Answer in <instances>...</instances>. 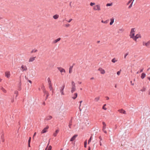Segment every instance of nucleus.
I'll return each instance as SVG.
<instances>
[{
	"mask_svg": "<svg viewBox=\"0 0 150 150\" xmlns=\"http://www.w3.org/2000/svg\"><path fill=\"white\" fill-rule=\"evenodd\" d=\"M13 102H14V100H13H13H11V102H12V103H13Z\"/></svg>",
	"mask_w": 150,
	"mask_h": 150,
	"instance_id": "nucleus-60",
	"label": "nucleus"
},
{
	"mask_svg": "<svg viewBox=\"0 0 150 150\" xmlns=\"http://www.w3.org/2000/svg\"><path fill=\"white\" fill-rule=\"evenodd\" d=\"M94 78H93V77H92V78H91L90 79H91V80H94Z\"/></svg>",
	"mask_w": 150,
	"mask_h": 150,
	"instance_id": "nucleus-53",
	"label": "nucleus"
},
{
	"mask_svg": "<svg viewBox=\"0 0 150 150\" xmlns=\"http://www.w3.org/2000/svg\"><path fill=\"white\" fill-rule=\"evenodd\" d=\"M149 94L150 95V90L149 91Z\"/></svg>",
	"mask_w": 150,
	"mask_h": 150,
	"instance_id": "nucleus-56",
	"label": "nucleus"
},
{
	"mask_svg": "<svg viewBox=\"0 0 150 150\" xmlns=\"http://www.w3.org/2000/svg\"><path fill=\"white\" fill-rule=\"evenodd\" d=\"M72 20V19H69V21H67V22L69 23Z\"/></svg>",
	"mask_w": 150,
	"mask_h": 150,
	"instance_id": "nucleus-50",
	"label": "nucleus"
},
{
	"mask_svg": "<svg viewBox=\"0 0 150 150\" xmlns=\"http://www.w3.org/2000/svg\"><path fill=\"white\" fill-rule=\"evenodd\" d=\"M49 144V143L48 144L45 150H51L52 147L51 146H48Z\"/></svg>",
	"mask_w": 150,
	"mask_h": 150,
	"instance_id": "nucleus-15",
	"label": "nucleus"
},
{
	"mask_svg": "<svg viewBox=\"0 0 150 150\" xmlns=\"http://www.w3.org/2000/svg\"><path fill=\"white\" fill-rule=\"evenodd\" d=\"M120 72H121V71H118L117 72V74L118 75H119L120 74Z\"/></svg>",
	"mask_w": 150,
	"mask_h": 150,
	"instance_id": "nucleus-43",
	"label": "nucleus"
},
{
	"mask_svg": "<svg viewBox=\"0 0 150 150\" xmlns=\"http://www.w3.org/2000/svg\"><path fill=\"white\" fill-rule=\"evenodd\" d=\"M76 90V86H72L71 92L72 93L75 91Z\"/></svg>",
	"mask_w": 150,
	"mask_h": 150,
	"instance_id": "nucleus-16",
	"label": "nucleus"
},
{
	"mask_svg": "<svg viewBox=\"0 0 150 150\" xmlns=\"http://www.w3.org/2000/svg\"><path fill=\"white\" fill-rule=\"evenodd\" d=\"M2 81V79L0 78V82H1Z\"/></svg>",
	"mask_w": 150,
	"mask_h": 150,
	"instance_id": "nucleus-58",
	"label": "nucleus"
},
{
	"mask_svg": "<svg viewBox=\"0 0 150 150\" xmlns=\"http://www.w3.org/2000/svg\"><path fill=\"white\" fill-rule=\"evenodd\" d=\"M72 72V69L71 68H70L69 72L70 74Z\"/></svg>",
	"mask_w": 150,
	"mask_h": 150,
	"instance_id": "nucleus-47",
	"label": "nucleus"
},
{
	"mask_svg": "<svg viewBox=\"0 0 150 150\" xmlns=\"http://www.w3.org/2000/svg\"><path fill=\"white\" fill-rule=\"evenodd\" d=\"M74 96L72 97V98L74 99H75L77 97V93H74Z\"/></svg>",
	"mask_w": 150,
	"mask_h": 150,
	"instance_id": "nucleus-29",
	"label": "nucleus"
},
{
	"mask_svg": "<svg viewBox=\"0 0 150 150\" xmlns=\"http://www.w3.org/2000/svg\"><path fill=\"white\" fill-rule=\"evenodd\" d=\"M115 88H116V85H115Z\"/></svg>",
	"mask_w": 150,
	"mask_h": 150,
	"instance_id": "nucleus-63",
	"label": "nucleus"
},
{
	"mask_svg": "<svg viewBox=\"0 0 150 150\" xmlns=\"http://www.w3.org/2000/svg\"><path fill=\"white\" fill-rule=\"evenodd\" d=\"M100 98L99 96H98L96 97L94 99L95 101L96 102L98 101L100 99Z\"/></svg>",
	"mask_w": 150,
	"mask_h": 150,
	"instance_id": "nucleus-23",
	"label": "nucleus"
},
{
	"mask_svg": "<svg viewBox=\"0 0 150 150\" xmlns=\"http://www.w3.org/2000/svg\"><path fill=\"white\" fill-rule=\"evenodd\" d=\"M35 57H30L29 60L28 62H33L35 60Z\"/></svg>",
	"mask_w": 150,
	"mask_h": 150,
	"instance_id": "nucleus-12",
	"label": "nucleus"
},
{
	"mask_svg": "<svg viewBox=\"0 0 150 150\" xmlns=\"http://www.w3.org/2000/svg\"><path fill=\"white\" fill-rule=\"evenodd\" d=\"M132 0H130L128 3H127V5H128L132 1Z\"/></svg>",
	"mask_w": 150,
	"mask_h": 150,
	"instance_id": "nucleus-44",
	"label": "nucleus"
},
{
	"mask_svg": "<svg viewBox=\"0 0 150 150\" xmlns=\"http://www.w3.org/2000/svg\"><path fill=\"white\" fill-rule=\"evenodd\" d=\"M52 118V117L51 116L49 115L47 117L46 119L47 120H51Z\"/></svg>",
	"mask_w": 150,
	"mask_h": 150,
	"instance_id": "nucleus-25",
	"label": "nucleus"
},
{
	"mask_svg": "<svg viewBox=\"0 0 150 150\" xmlns=\"http://www.w3.org/2000/svg\"><path fill=\"white\" fill-rule=\"evenodd\" d=\"M78 135L77 134H75L70 139V141L71 142H72L77 137Z\"/></svg>",
	"mask_w": 150,
	"mask_h": 150,
	"instance_id": "nucleus-11",
	"label": "nucleus"
},
{
	"mask_svg": "<svg viewBox=\"0 0 150 150\" xmlns=\"http://www.w3.org/2000/svg\"><path fill=\"white\" fill-rule=\"evenodd\" d=\"M143 71V69H141V70H140V71H137V74H139V73H140V72H142Z\"/></svg>",
	"mask_w": 150,
	"mask_h": 150,
	"instance_id": "nucleus-42",
	"label": "nucleus"
},
{
	"mask_svg": "<svg viewBox=\"0 0 150 150\" xmlns=\"http://www.w3.org/2000/svg\"><path fill=\"white\" fill-rule=\"evenodd\" d=\"M141 35L140 34H137L136 36H134V37L133 38V39L135 41H136L137 40V39L139 38H141Z\"/></svg>",
	"mask_w": 150,
	"mask_h": 150,
	"instance_id": "nucleus-4",
	"label": "nucleus"
},
{
	"mask_svg": "<svg viewBox=\"0 0 150 150\" xmlns=\"http://www.w3.org/2000/svg\"><path fill=\"white\" fill-rule=\"evenodd\" d=\"M49 88L50 90L52 91L53 90V88L52 86V85L50 83H49Z\"/></svg>",
	"mask_w": 150,
	"mask_h": 150,
	"instance_id": "nucleus-28",
	"label": "nucleus"
},
{
	"mask_svg": "<svg viewBox=\"0 0 150 150\" xmlns=\"http://www.w3.org/2000/svg\"><path fill=\"white\" fill-rule=\"evenodd\" d=\"M31 138L30 137L29 138V139L28 140V143H30V140H31Z\"/></svg>",
	"mask_w": 150,
	"mask_h": 150,
	"instance_id": "nucleus-49",
	"label": "nucleus"
},
{
	"mask_svg": "<svg viewBox=\"0 0 150 150\" xmlns=\"http://www.w3.org/2000/svg\"><path fill=\"white\" fill-rule=\"evenodd\" d=\"M110 25H111L113 24L114 22V19L113 18H111L110 19Z\"/></svg>",
	"mask_w": 150,
	"mask_h": 150,
	"instance_id": "nucleus-22",
	"label": "nucleus"
},
{
	"mask_svg": "<svg viewBox=\"0 0 150 150\" xmlns=\"http://www.w3.org/2000/svg\"><path fill=\"white\" fill-rule=\"evenodd\" d=\"M37 51V50H32L31 52V53H33V52H35Z\"/></svg>",
	"mask_w": 150,
	"mask_h": 150,
	"instance_id": "nucleus-46",
	"label": "nucleus"
},
{
	"mask_svg": "<svg viewBox=\"0 0 150 150\" xmlns=\"http://www.w3.org/2000/svg\"><path fill=\"white\" fill-rule=\"evenodd\" d=\"M2 19V18L1 17V16H0V20H1Z\"/></svg>",
	"mask_w": 150,
	"mask_h": 150,
	"instance_id": "nucleus-61",
	"label": "nucleus"
},
{
	"mask_svg": "<svg viewBox=\"0 0 150 150\" xmlns=\"http://www.w3.org/2000/svg\"><path fill=\"white\" fill-rule=\"evenodd\" d=\"M124 31V29L122 28H120L119 29V32H123Z\"/></svg>",
	"mask_w": 150,
	"mask_h": 150,
	"instance_id": "nucleus-36",
	"label": "nucleus"
},
{
	"mask_svg": "<svg viewBox=\"0 0 150 150\" xmlns=\"http://www.w3.org/2000/svg\"><path fill=\"white\" fill-rule=\"evenodd\" d=\"M5 76L8 78H9L10 76V74L9 71H6L5 73Z\"/></svg>",
	"mask_w": 150,
	"mask_h": 150,
	"instance_id": "nucleus-10",
	"label": "nucleus"
},
{
	"mask_svg": "<svg viewBox=\"0 0 150 150\" xmlns=\"http://www.w3.org/2000/svg\"><path fill=\"white\" fill-rule=\"evenodd\" d=\"M60 92L61 93L62 95H64V91H60Z\"/></svg>",
	"mask_w": 150,
	"mask_h": 150,
	"instance_id": "nucleus-39",
	"label": "nucleus"
},
{
	"mask_svg": "<svg viewBox=\"0 0 150 150\" xmlns=\"http://www.w3.org/2000/svg\"><path fill=\"white\" fill-rule=\"evenodd\" d=\"M95 3L94 2H91L90 4V6L93 7V9L94 11H100L101 10L100 6V4H96L95 5Z\"/></svg>",
	"mask_w": 150,
	"mask_h": 150,
	"instance_id": "nucleus-1",
	"label": "nucleus"
},
{
	"mask_svg": "<svg viewBox=\"0 0 150 150\" xmlns=\"http://www.w3.org/2000/svg\"><path fill=\"white\" fill-rule=\"evenodd\" d=\"M146 90V88L145 87H143L141 89V91L142 92L145 91Z\"/></svg>",
	"mask_w": 150,
	"mask_h": 150,
	"instance_id": "nucleus-34",
	"label": "nucleus"
},
{
	"mask_svg": "<svg viewBox=\"0 0 150 150\" xmlns=\"http://www.w3.org/2000/svg\"><path fill=\"white\" fill-rule=\"evenodd\" d=\"M98 70L100 72L101 74H104L105 73V71L104 69L101 68H100L98 69Z\"/></svg>",
	"mask_w": 150,
	"mask_h": 150,
	"instance_id": "nucleus-8",
	"label": "nucleus"
},
{
	"mask_svg": "<svg viewBox=\"0 0 150 150\" xmlns=\"http://www.w3.org/2000/svg\"><path fill=\"white\" fill-rule=\"evenodd\" d=\"M72 86H76L74 82L73 81L71 82Z\"/></svg>",
	"mask_w": 150,
	"mask_h": 150,
	"instance_id": "nucleus-35",
	"label": "nucleus"
},
{
	"mask_svg": "<svg viewBox=\"0 0 150 150\" xmlns=\"http://www.w3.org/2000/svg\"><path fill=\"white\" fill-rule=\"evenodd\" d=\"M133 2H132L131 4H130V5L128 7V8L129 9H130V8L132 7V4H133Z\"/></svg>",
	"mask_w": 150,
	"mask_h": 150,
	"instance_id": "nucleus-38",
	"label": "nucleus"
},
{
	"mask_svg": "<svg viewBox=\"0 0 150 150\" xmlns=\"http://www.w3.org/2000/svg\"><path fill=\"white\" fill-rule=\"evenodd\" d=\"M117 60L115 58H114L111 60L112 62L113 63H115L116 62H117Z\"/></svg>",
	"mask_w": 150,
	"mask_h": 150,
	"instance_id": "nucleus-24",
	"label": "nucleus"
},
{
	"mask_svg": "<svg viewBox=\"0 0 150 150\" xmlns=\"http://www.w3.org/2000/svg\"><path fill=\"white\" fill-rule=\"evenodd\" d=\"M20 69L22 72L26 71L27 70V67L26 66L24 65H21Z\"/></svg>",
	"mask_w": 150,
	"mask_h": 150,
	"instance_id": "nucleus-5",
	"label": "nucleus"
},
{
	"mask_svg": "<svg viewBox=\"0 0 150 150\" xmlns=\"http://www.w3.org/2000/svg\"><path fill=\"white\" fill-rule=\"evenodd\" d=\"M81 82H79V84H81Z\"/></svg>",
	"mask_w": 150,
	"mask_h": 150,
	"instance_id": "nucleus-62",
	"label": "nucleus"
},
{
	"mask_svg": "<svg viewBox=\"0 0 150 150\" xmlns=\"http://www.w3.org/2000/svg\"><path fill=\"white\" fill-rule=\"evenodd\" d=\"M143 45L148 48H150V40L147 42H143Z\"/></svg>",
	"mask_w": 150,
	"mask_h": 150,
	"instance_id": "nucleus-3",
	"label": "nucleus"
},
{
	"mask_svg": "<svg viewBox=\"0 0 150 150\" xmlns=\"http://www.w3.org/2000/svg\"><path fill=\"white\" fill-rule=\"evenodd\" d=\"M92 139V136H91L90 138L89 139V140L88 141V144H89V143H90V142H91Z\"/></svg>",
	"mask_w": 150,
	"mask_h": 150,
	"instance_id": "nucleus-40",
	"label": "nucleus"
},
{
	"mask_svg": "<svg viewBox=\"0 0 150 150\" xmlns=\"http://www.w3.org/2000/svg\"><path fill=\"white\" fill-rule=\"evenodd\" d=\"M64 26L66 28H68L70 26V25L68 23L64 25Z\"/></svg>",
	"mask_w": 150,
	"mask_h": 150,
	"instance_id": "nucleus-32",
	"label": "nucleus"
},
{
	"mask_svg": "<svg viewBox=\"0 0 150 150\" xmlns=\"http://www.w3.org/2000/svg\"><path fill=\"white\" fill-rule=\"evenodd\" d=\"M88 150H91V147H88Z\"/></svg>",
	"mask_w": 150,
	"mask_h": 150,
	"instance_id": "nucleus-54",
	"label": "nucleus"
},
{
	"mask_svg": "<svg viewBox=\"0 0 150 150\" xmlns=\"http://www.w3.org/2000/svg\"><path fill=\"white\" fill-rule=\"evenodd\" d=\"M81 102H82V101H80V103H81Z\"/></svg>",
	"mask_w": 150,
	"mask_h": 150,
	"instance_id": "nucleus-64",
	"label": "nucleus"
},
{
	"mask_svg": "<svg viewBox=\"0 0 150 150\" xmlns=\"http://www.w3.org/2000/svg\"><path fill=\"white\" fill-rule=\"evenodd\" d=\"M148 79L150 80V77H149L147 78Z\"/></svg>",
	"mask_w": 150,
	"mask_h": 150,
	"instance_id": "nucleus-57",
	"label": "nucleus"
},
{
	"mask_svg": "<svg viewBox=\"0 0 150 150\" xmlns=\"http://www.w3.org/2000/svg\"><path fill=\"white\" fill-rule=\"evenodd\" d=\"M135 32V29L134 28H132L131 29L129 36L131 38L133 39V38L134 36Z\"/></svg>",
	"mask_w": 150,
	"mask_h": 150,
	"instance_id": "nucleus-2",
	"label": "nucleus"
},
{
	"mask_svg": "<svg viewBox=\"0 0 150 150\" xmlns=\"http://www.w3.org/2000/svg\"><path fill=\"white\" fill-rule=\"evenodd\" d=\"M128 54V53L125 54L124 55V58L126 59V56Z\"/></svg>",
	"mask_w": 150,
	"mask_h": 150,
	"instance_id": "nucleus-45",
	"label": "nucleus"
},
{
	"mask_svg": "<svg viewBox=\"0 0 150 150\" xmlns=\"http://www.w3.org/2000/svg\"><path fill=\"white\" fill-rule=\"evenodd\" d=\"M102 124L103 125V132L105 133H107V131L106 130H105V129L106 128V124L105 122H102Z\"/></svg>",
	"mask_w": 150,
	"mask_h": 150,
	"instance_id": "nucleus-7",
	"label": "nucleus"
},
{
	"mask_svg": "<svg viewBox=\"0 0 150 150\" xmlns=\"http://www.w3.org/2000/svg\"><path fill=\"white\" fill-rule=\"evenodd\" d=\"M59 132V130H57L55 132V133H54L53 134V135L54 137H55L57 136V134Z\"/></svg>",
	"mask_w": 150,
	"mask_h": 150,
	"instance_id": "nucleus-19",
	"label": "nucleus"
},
{
	"mask_svg": "<svg viewBox=\"0 0 150 150\" xmlns=\"http://www.w3.org/2000/svg\"><path fill=\"white\" fill-rule=\"evenodd\" d=\"M53 18L55 19H57L59 17V15L57 14H55L53 16Z\"/></svg>",
	"mask_w": 150,
	"mask_h": 150,
	"instance_id": "nucleus-18",
	"label": "nucleus"
},
{
	"mask_svg": "<svg viewBox=\"0 0 150 150\" xmlns=\"http://www.w3.org/2000/svg\"><path fill=\"white\" fill-rule=\"evenodd\" d=\"M60 38H59L55 40H54L53 41V43H55L57 42H58L60 40Z\"/></svg>",
	"mask_w": 150,
	"mask_h": 150,
	"instance_id": "nucleus-20",
	"label": "nucleus"
},
{
	"mask_svg": "<svg viewBox=\"0 0 150 150\" xmlns=\"http://www.w3.org/2000/svg\"><path fill=\"white\" fill-rule=\"evenodd\" d=\"M105 98H106V100H108L109 99V98L108 96H106L105 97Z\"/></svg>",
	"mask_w": 150,
	"mask_h": 150,
	"instance_id": "nucleus-48",
	"label": "nucleus"
},
{
	"mask_svg": "<svg viewBox=\"0 0 150 150\" xmlns=\"http://www.w3.org/2000/svg\"><path fill=\"white\" fill-rule=\"evenodd\" d=\"M106 106V104H104L103 106L102 109L105 110H106L107 109L105 107V106Z\"/></svg>",
	"mask_w": 150,
	"mask_h": 150,
	"instance_id": "nucleus-31",
	"label": "nucleus"
},
{
	"mask_svg": "<svg viewBox=\"0 0 150 150\" xmlns=\"http://www.w3.org/2000/svg\"><path fill=\"white\" fill-rule=\"evenodd\" d=\"M101 22L105 24H107L108 23V21L107 20H106L105 21H103V20H101Z\"/></svg>",
	"mask_w": 150,
	"mask_h": 150,
	"instance_id": "nucleus-30",
	"label": "nucleus"
},
{
	"mask_svg": "<svg viewBox=\"0 0 150 150\" xmlns=\"http://www.w3.org/2000/svg\"><path fill=\"white\" fill-rule=\"evenodd\" d=\"M49 128V126H47L45 128L41 131V133L42 134L45 133L47 132V130Z\"/></svg>",
	"mask_w": 150,
	"mask_h": 150,
	"instance_id": "nucleus-9",
	"label": "nucleus"
},
{
	"mask_svg": "<svg viewBox=\"0 0 150 150\" xmlns=\"http://www.w3.org/2000/svg\"><path fill=\"white\" fill-rule=\"evenodd\" d=\"M58 70L60 72L62 75H63L65 72V71L64 69L61 67L57 68Z\"/></svg>",
	"mask_w": 150,
	"mask_h": 150,
	"instance_id": "nucleus-6",
	"label": "nucleus"
},
{
	"mask_svg": "<svg viewBox=\"0 0 150 150\" xmlns=\"http://www.w3.org/2000/svg\"><path fill=\"white\" fill-rule=\"evenodd\" d=\"M28 146L30 147V143H28Z\"/></svg>",
	"mask_w": 150,
	"mask_h": 150,
	"instance_id": "nucleus-59",
	"label": "nucleus"
},
{
	"mask_svg": "<svg viewBox=\"0 0 150 150\" xmlns=\"http://www.w3.org/2000/svg\"><path fill=\"white\" fill-rule=\"evenodd\" d=\"M100 146H102V143L100 141Z\"/></svg>",
	"mask_w": 150,
	"mask_h": 150,
	"instance_id": "nucleus-55",
	"label": "nucleus"
},
{
	"mask_svg": "<svg viewBox=\"0 0 150 150\" xmlns=\"http://www.w3.org/2000/svg\"><path fill=\"white\" fill-rule=\"evenodd\" d=\"M28 81L30 83H32V81H30V80H28Z\"/></svg>",
	"mask_w": 150,
	"mask_h": 150,
	"instance_id": "nucleus-51",
	"label": "nucleus"
},
{
	"mask_svg": "<svg viewBox=\"0 0 150 150\" xmlns=\"http://www.w3.org/2000/svg\"><path fill=\"white\" fill-rule=\"evenodd\" d=\"M118 111L121 113H123L124 114H126V111L124 110H123L122 109L119 110Z\"/></svg>",
	"mask_w": 150,
	"mask_h": 150,
	"instance_id": "nucleus-13",
	"label": "nucleus"
},
{
	"mask_svg": "<svg viewBox=\"0 0 150 150\" xmlns=\"http://www.w3.org/2000/svg\"><path fill=\"white\" fill-rule=\"evenodd\" d=\"M30 73H31V74H32V76H33L34 74H35V71L33 69L30 70Z\"/></svg>",
	"mask_w": 150,
	"mask_h": 150,
	"instance_id": "nucleus-17",
	"label": "nucleus"
},
{
	"mask_svg": "<svg viewBox=\"0 0 150 150\" xmlns=\"http://www.w3.org/2000/svg\"><path fill=\"white\" fill-rule=\"evenodd\" d=\"M146 76V74L144 73H143L141 74V78L142 79H143Z\"/></svg>",
	"mask_w": 150,
	"mask_h": 150,
	"instance_id": "nucleus-21",
	"label": "nucleus"
},
{
	"mask_svg": "<svg viewBox=\"0 0 150 150\" xmlns=\"http://www.w3.org/2000/svg\"><path fill=\"white\" fill-rule=\"evenodd\" d=\"M86 144H87V142L86 141L84 143V146L85 147H86Z\"/></svg>",
	"mask_w": 150,
	"mask_h": 150,
	"instance_id": "nucleus-41",
	"label": "nucleus"
},
{
	"mask_svg": "<svg viewBox=\"0 0 150 150\" xmlns=\"http://www.w3.org/2000/svg\"><path fill=\"white\" fill-rule=\"evenodd\" d=\"M1 141L3 142H4V134L3 133H2L1 134Z\"/></svg>",
	"mask_w": 150,
	"mask_h": 150,
	"instance_id": "nucleus-14",
	"label": "nucleus"
},
{
	"mask_svg": "<svg viewBox=\"0 0 150 150\" xmlns=\"http://www.w3.org/2000/svg\"><path fill=\"white\" fill-rule=\"evenodd\" d=\"M18 91H16L14 92V94L16 95V97L18 96Z\"/></svg>",
	"mask_w": 150,
	"mask_h": 150,
	"instance_id": "nucleus-37",
	"label": "nucleus"
},
{
	"mask_svg": "<svg viewBox=\"0 0 150 150\" xmlns=\"http://www.w3.org/2000/svg\"><path fill=\"white\" fill-rule=\"evenodd\" d=\"M65 85H64L61 87L60 88V91H64V88Z\"/></svg>",
	"mask_w": 150,
	"mask_h": 150,
	"instance_id": "nucleus-27",
	"label": "nucleus"
},
{
	"mask_svg": "<svg viewBox=\"0 0 150 150\" xmlns=\"http://www.w3.org/2000/svg\"><path fill=\"white\" fill-rule=\"evenodd\" d=\"M112 5V3H108L106 4V6H111Z\"/></svg>",
	"mask_w": 150,
	"mask_h": 150,
	"instance_id": "nucleus-33",
	"label": "nucleus"
},
{
	"mask_svg": "<svg viewBox=\"0 0 150 150\" xmlns=\"http://www.w3.org/2000/svg\"><path fill=\"white\" fill-rule=\"evenodd\" d=\"M36 132H35L34 133V134L33 136V137H34V136H35L36 135Z\"/></svg>",
	"mask_w": 150,
	"mask_h": 150,
	"instance_id": "nucleus-52",
	"label": "nucleus"
},
{
	"mask_svg": "<svg viewBox=\"0 0 150 150\" xmlns=\"http://www.w3.org/2000/svg\"><path fill=\"white\" fill-rule=\"evenodd\" d=\"M1 91L4 93H6L7 92L6 90L3 88L2 87L1 88Z\"/></svg>",
	"mask_w": 150,
	"mask_h": 150,
	"instance_id": "nucleus-26",
	"label": "nucleus"
}]
</instances>
